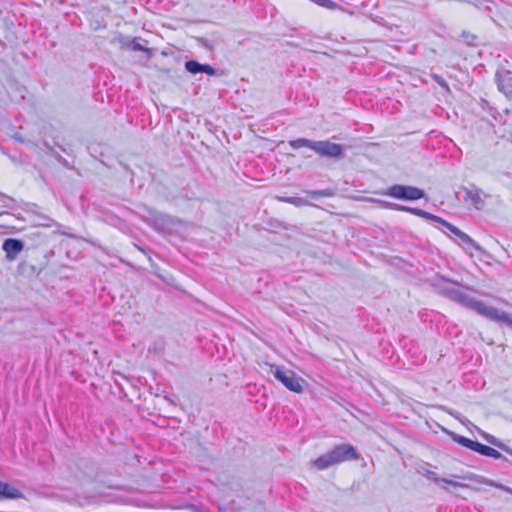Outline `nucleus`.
<instances>
[{
  "label": "nucleus",
  "instance_id": "obj_5",
  "mask_svg": "<svg viewBox=\"0 0 512 512\" xmlns=\"http://www.w3.org/2000/svg\"><path fill=\"white\" fill-rule=\"evenodd\" d=\"M272 369L273 376L288 390L295 393H301L303 391V386L301 384L303 380L301 377L297 376L295 372L276 365H273Z\"/></svg>",
  "mask_w": 512,
  "mask_h": 512
},
{
  "label": "nucleus",
  "instance_id": "obj_1",
  "mask_svg": "<svg viewBox=\"0 0 512 512\" xmlns=\"http://www.w3.org/2000/svg\"><path fill=\"white\" fill-rule=\"evenodd\" d=\"M357 459H359V453L354 446L351 444H340L311 461V464L318 470H325L333 465Z\"/></svg>",
  "mask_w": 512,
  "mask_h": 512
},
{
  "label": "nucleus",
  "instance_id": "obj_31",
  "mask_svg": "<svg viewBox=\"0 0 512 512\" xmlns=\"http://www.w3.org/2000/svg\"><path fill=\"white\" fill-rule=\"evenodd\" d=\"M486 456L494 458V459H501L503 457L502 454L499 451H497L496 449H494L492 447H490L488 449V452H487Z\"/></svg>",
  "mask_w": 512,
  "mask_h": 512
},
{
  "label": "nucleus",
  "instance_id": "obj_36",
  "mask_svg": "<svg viewBox=\"0 0 512 512\" xmlns=\"http://www.w3.org/2000/svg\"><path fill=\"white\" fill-rule=\"evenodd\" d=\"M13 138H14L16 141L20 142V143H25V142H26V141H25V139L22 137V135H21V134H19V133L14 134V135H13Z\"/></svg>",
  "mask_w": 512,
  "mask_h": 512
},
{
  "label": "nucleus",
  "instance_id": "obj_19",
  "mask_svg": "<svg viewBox=\"0 0 512 512\" xmlns=\"http://www.w3.org/2000/svg\"><path fill=\"white\" fill-rule=\"evenodd\" d=\"M483 438L490 444L512 454V451L509 447H507L505 444H503L500 440H498L496 437H494L493 435H490L488 433H483L482 434Z\"/></svg>",
  "mask_w": 512,
  "mask_h": 512
},
{
  "label": "nucleus",
  "instance_id": "obj_29",
  "mask_svg": "<svg viewBox=\"0 0 512 512\" xmlns=\"http://www.w3.org/2000/svg\"><path fill=\"white\" fill-rule=\"evenodd\" d=\"M283 200L285 202L294 204L296 206H301L306 203V201H304V199L298 198V197H288V198H284Z\"/></svg>",
  "mask_w": 512,
  "mask_h": 512
},
{
  "label": "nucleus",
  "instance_id": "obj_30",
  "mask_svg": "<svg viewBox=\"0 0 512 512\" xmlns=\"http://www.w3.org/2000/svg\"><path fill=\"white\" fill-rule=\"evenodd\" d=\"M422 218H425L427 220H431V221H434V222H438L440 223L442 221V218H440L439 216H436V215H433L429 212H426V211H422V215H421Z\"/></svg>",
  "mask_w": 512,
  "mask_h": 512
},
{
  "label": "nucleus",
  "instance_id": "obj_2",
  "mask_svg": "<svg viewBox=\"0 0 512 512\" xmlns=\"http://www.w3.org/2000/svg\"><path fill=\"white\" fill-rule=\"evenodd\" d=\"M143 220L158 232L172 234L177 231L181 221L168 214L160 213L145 204L138 206Z\"/></svg>",
  "mask_w": 512,
  "mask_h": 512
},
{
  "label": "nucleus",
  "instance_id": "obj_17",
  "mask_svg": "<svg viewBox=\"0 0 512 512\" xmlns=\"http://www.w3.org/2000/svg\"><path fill=\"white\" fill-rule=\"evenodd\" d=\"M384 206L391 210L408 212V213H411V214L419 216V217H421L422 211H423L420 208L403 206V205L392 203V202H384Z\"/></svg>",
  "mask_w": 512,
  "mask_h": 512
},
{
  "label": "nucleus",
  "instance_id": "obj_34",
  "mask_svg": "<svg viewBox=\"0 0 512 512\" xmlns=\"http://www.w3.org/2000/svg\"><path fill=\"white\" fill-rule=\"evenodd\" d=\"M197 42L201 47H204L208 50H212V45L209 43V41L205 38H197Z\"/></svg>",
  "mask_w": 512,
  "mask_h": 512
},
{
  "label": "nucleus",
  "instance_id": "obj_15",
  "mask_svg": "<svg viewBox=\"0 0 512 512\" xmlns=\"http://www.w3.org/2000/svg\"><path fill=\"white\" fill-rule=\"evenodd\" d=\"M496 78L499 90L507 97H512V78L509 76V73L504 75L497 73Z\"/></svg>",
  "mask_w": 512,
  "mask_h": 512
},
{
  "label": "nucleus",
  "instance_id": "obj_21",
  "mask_svg": "<svg viewBox=\"0 0 512 512\" xmlns=\"http://www.w3.org/2000/svg\"><path fill=\"white\" fill-rule=\"evenodd\" d=\"M186 70L191 74H198L202 73L203 64L195 61V60H189L185 63Z\"/></svg>",
  "mask_w": 512,
  "mask_h": 512
},
{
  "label": "nucleus",
  "instance_id": "obj_8",
  "mask_svg": "<svg viewBox=\"0 0 512 512\" xmlns=\"http://www.w3.org/2000/svg\"><path fill=\"white\" fill-rule=\"evenodd\" d=\"M467 307L471 310L476 311L478 314L497 323L501 322L502 317L506 318V312L500 311L497 308L489 306L485 304L483 301L477 300L473 297L471 298Z\"/></svg>",
  "mask_w": 512,
  "mask_h": 512
},
{
  "label": "nucleus",
  "instance_id": "obj_4",
  "mask_svg": "<svg viewBox=\"0 0 512 512\" xmlns=\"http://www.w3.org/2000/svg\"><path fill=\"white\" fill-rule=\"evenodd\" d=\"M382 195L404 201H415L425 197V192L415 186L394 184L386 188Z\"/></svg>",
  "mask_w": 512,
  "mask_h": 512
},
{
  "label": "nucleus",
  "instance_id": "obj_20",
  "mask_svg": "<svg viewBox=\"0 0 512 512\" xmlns=\"http://www.w3.org/2000/svg\"><path fill=\"white\" fill-rule=\"evenodd\" d=\"M18 272L23 275L31 276L33 274L39 273V270H37L34 265L29 264L26 261H23L18 265Z\"/></svg>",
  "mask_w": 512,
  "mask_h": 512
},
{
  "label": "nucleus",
  "instance_id": "obj_14",
  "mask_svg": "<svg viewBox=\"0 0 512 512\" xmlns=\"http://www.w3.org/2000/svg\"><path fill=\"white\" fill-rule=\"evenodd\" d=\"M463 479H466V480H471V481H476L480 484H485V485H488V486H491V487H495V488H498V489H501V490H504V491H507V492H511L512 493V489L503 485V484H499V483H496L495 481L491 480V479H488V478H485V477H482V476H478L476 474H468V475H465L462 477Z\"/></svg>",
  "mask_w": 512,
  "mask_h": 512
},
{
  "label": "nucleus",
  "instance_id": "obj_10",
  "mask_svg": "<svg viewBox=\"0 0 512 512\" xmlns=\"http://www.w3.org/2000/svg\"><path fill=\"white\" fill-rule=\"evenodd\" d=\"M24 249V242L15 238H7L2 244V250L8 261H14Z\"/></svg>",
  "mask_w": 512,
  "mask_h": 512
},
{
  "label": "nucleus",
  "instance_id": "obj_24",
  "mask_svg": "<svg viewBox=\"0 0 512 512\" xmlns=\"http://www.w3.org/2000/svg\"><path fill=\"white\" fill-rule=\"evenodd\" d=\"M440 224L445 227L447 230H449L451 233H453L455 236H459L463 231H461L459 228L454 226L453 224L447 222L446 220L442 219Z\"/></svg>",
  "mask_w": 512,
  "mask_h": 512
},
{
  "label": "nucleus",
  "instance_id": "obj_38",
  "mask_svg": "<svg viewBox=\"0 0 512 512\" xmlns=\"http://www.w3.org/2000/svg\"><path fill=\"white\" fill-rule=\"evenodd\" d=\"M165 399L172 403L171 398H169L168 396H165Z\"/></svg>",
  "mask_w": 512,
  "mask_h": 512
},
{
  "label": "nucleus",
  "instance_id": "obj_13",
  "mask_svg": "<svg viewBox=\"0 0 512 512\" xmlns=\"http://www.w3.org/2000/svg\"><path fill=\"white\" fill-rule=\"evenodd\" d=\"M425 476L432 480L434 483L436 484H445L442 486V488L445 490V491H450L449 487L448 486H452L454 488H466V489H470L471 486L468 485V484H465V483H462V482H457V481H453V480H450V479H447V478H441V477H438V475L434 472V471H430L428 470L425 474Z\"/></svg>",
  "mask_w": 512,
  "mask_h": 512
},
{
  "label": "nucleus",
  "instance_id": "obj_7",
  "mask_svg": "<svg viewBox=\"0 0 512 512\" xmlns=\"http://www.w3.org/2000/svg\"><path fill=\"white\" fill-rule=\"evenodd\" d=\"M467 307L471 310L476 311L478 314L497 323L501 322L502 317L506 318V312L500 311L497 308L489 306L485 304L483 301L477 300L473 297L471 298Z\"/></svg>",
  "mask_w": 512,
  "mask_h": 512
},
{
  "label": "nucleus",
  "instance_id": "obj_27",
  "mask_svg": "<svg viewBox=\"0 0 512 512\" xmlns=\"http://www.w3.org/2000/svg\"><path fill=\"white\" fill-rule=\"evenodd\" d=\"M489 448H490L489 446L476 441L474 444V447H473V451H475L483 456H486Z\"/></svg>",
  "mask_w": 512,
  "mask_h": 512
},
{
  "label": "nucleus",
  "instance_id": "obj_3",
  "mask_svg": "<svg viewBox=\"0 0 512 512\" xmlns=\"http://www.w3.org/2000/svg\"><path fill=\"white\" fill-rule=\"evenodd\" d=\"M292 149H300L307 147L322 157L339 159L343 157V146L341 144L332 143L328 140L313 141L306 138H298L289 141Z\"/></svg>",
  "mask_w": 512,
  "mask_h": 512
},
{
  "label": "nucleus",
  "instance_id": "obj_33",
  "mask_svg": "<svg viewBox=\"0 0 512 512\" xmlns=\"http://www.w3.org/2000/svg\"><path fill=\"white\" fill-rule=\"evenodd\" d=\"M462 37L466 41L467 44L473 45L474 40L476 39L475 35H472L470 33L463 32Z\"/></svg>",
  "mask_w": 512,
  "mask_h": 512
},
{
  "label": "nucleus",
  "instance_id": "obj_12",
  "mask_svg": "<svg viewBox=\"0 0 512 512\" xmlns=\"http://www.w3.org/2000/svg\"><path fill=\"white\" fill-rule=\"evenodd\" d=\"M441 292L446 295L451 300L458 302L462 304L463 306L467 307L471 296L465 294L464 292L460 291L459 289H456L454 287L450 286H440Z\"/></svg>",
  "mask_w": 512,
  "mask_h": 512
},
{
  "label": "nucleus",
  "instance_id": "obj_28",
  "mask_svg": "<svg viewBox=\"0 0 512 512\" xmlns=\"http://www.w3.org/2000/svg\"><path fill=\"white\" fill-rule=\"evenodd\" d=\"M0 201H2L4 203L5 207H8V208L13 207L14 199L9 196H6V195L0 193Z\"/></svg>",
  "mask_w": 512,
  "mask_h": 512
},
{
  "label": "nucleus",
  "instance_id": "obj_32",
  "mask_svg": "<svg viewBox=\"0 0 512 512\" xmlns=\"http://www.w3.org/2000/svg\"><path fill=\"white\" fill-rule=\"evenodd\" d=\"M202 73H206L208 75L214 76L216 74V70L209 64H203Z\"/></svg>",
  "mask_w": 512,
  "mask_h": 512
},
{
  "label": "nucleus",
  "instance_id": "obj_23",
  "mask_svg": "<svg viewBox=\"0 0 512 512\" xmlns=\"http://www.w3.org/2000/svg\"><path fill=\"white\" fill-rule=\"evenodd\" d=\"M307 193L313 198L317 199L320 197H330L332 196V191L330 189L325 190H314V191H307Z\"/></svg>",
  "mask_w": 512,
  "mask_h": 512
},
{
  "label": "nucleus",
  "instance_id": "obj_35",
  "mask_svg": "<svg viewBox=\"0 0 512 512\" xmlns=\"http://www.w3.org/2000/svg\"><path fill=\"white\" fill-rule=\"evenodd\" d=\"M500 323L506 324L507 326L512 328V315L506 313V318L502 317V320Z\"/></svg>",
  "mask_w": 512,
  "mask_h": 512
},
{
  "label": "nucleus",
  "instance_id": "obj_11",
  "mask_svg": "<svg viewBox=\"0 0 512 512\" xmlns=\"http://www.w3.org/2000/svg\"><path fill=\"white\" fill-rule=\"evenodd\" d=\"M142 42L147 43L144 39L140 37H134L130 39L128 37H120L119 43L121 44V48L127 49L130 51H142L145 52L147 57L150 58L152 55L151 49L144 46Z\"/></svg>",
  "mask_w": 512,
  "mask_h": 512
},
{
  "label": "nucleus",
  "instance_id": "obj_16",
  "mask_svg": "<svg viewBox=\"0 0 512 512\" xmlns=\"http://www.w3.org/2000/svg\"><path fill=\"white\" fill-rule=\"evenodd\" d=\"M23 497V493L15 488L10 486L8 483L0 481V499H20Z\"/></svg>",
  "mask_w": 512,
  "mask_h": 512
},
{
  "label": "nucleus",
  "instance_id": "obj_37",
  "mask_svg": "<svg viewBox=\"0 0 512 512\" xmlns=\"http://www.w3.org/2000/svg\"><path fill=\"white\" fill-rule=\"evenodd\" d=\"M441 279H442V281L447 282L449 284H454V285L460 286V284L458 282H456V281H451V280H449V279H447L445 277H441Z\"/></svg>",
  "mask_w": 512,
  "mask_h": 512
},
{
  "label": "nucleus",
  "instance_id": "obj_25",
  "mask_svg": "<svg viewBox=\"0 0 512 512\" xmlns=\"http://www.w3.org/2000/svg\"><path fill=\"white\" fill-rule=\"evenodd\" d=\"M311 1L321 7L328 8V9H335L338 7V5L331 0H311Z\"/></svg>",
  "mask_w": 512,
  "mask_h": 512
},
{
  "label": "nucleus",
  "instance_id": "obj_9",
  "mask_svg": "<svg viewBox=\"0 0 512 512\" xmlns=\"http://www.w3.org/2000/svg\"><path fill=\"white\" fill-rule=\"evenodd\" d=\"M464 201L470 202L477 210H481L484 207L483 197H488L480 188L475 185L470 187H463Z\"/></svg>",
  "mask_w": 512,
  "mask_h": 512
},
{
  "label": "nucleus",
  "instance_id": "obj_22",
  "mask_svg": "<svg viewBox=\"0 0 512 512\" xmlns=\"http://www.w3.org/2000/svg\"><path fill=\"white\" fill-rule=\"evenodd\" d=\"M454 440L458 444H460V445H462V446H464V447H466L468 449H471V450H473L474 444L476 442V441H473V440H471L469 438H466L464 436H459V435L455 436Z\"/></svg>",
  "mask_w": 512,
  "mask_h": 512
},
{
  "label": "nucleus",
  "instance_id": "obj_26",
  "mask_svg": "<svg viewBox=\"0 0 512 512\" xmlns=\"http://www.w3.org/2000/svg\"><path fill=\"white\" fill-rule=\"evenodd\" d=\"M433 78V80L439 85L441 86L443 89H445L447 92H450V88H449V85L448 83L444 80L443 77H441L440 75L438 74H432L431 76Z\"/></svg>",
  "mask_w": 512,
  "mask_h": 512
},
{
  "label": "nucleus",
  "instance_id": "obj_18",
  "mask_svg": "<svg viewBox=\"0 0 512 512\" xmlns=\"http://www.w3.org/2000/svg\"><path fill=\"white\" fill-rule=\"evenodd\" d=\"M458 238L461 241L460 245L465 250L475 249L477 251H481V247L469 235H467L466 233L462 232L458 236Z\"/></svg>",
  "mask_w": 512,
  "mask_h": 512
},
{
  "label": "nucleus",
  "instance_id": "obj_6",
  "mask_svg": "<svg viewBox=\"0 0 512 512\" xmlns=\"http://www.w3.org/2000/svg\"><path fill=\"white\" fill-rule=\"evenodd\" d=\"M467 307L471 310L476 311L478 314L497 323L501 322L502 317L506 318V312L500 311L497 308L489 306L485 304L483 301L477 300L473 297L471 298Z\"/></svg>",
  "mask_w": 512,
  "mask_h": 512
}]
</instances>
